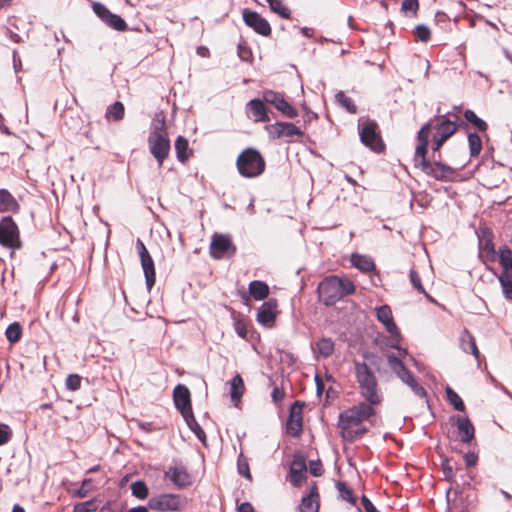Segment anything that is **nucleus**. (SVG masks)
<instances>
[{"mask_svg":"<svg viewBox=\"0 0 512 512\" xmlns=\"http://www.w3.org/2000/svg\"><path fill=\"white\" fill-rule=\"evenodd\" d=\"M446 396L450 405L457 411H464L465 405L461 397L449 386L446 388Z\"/></svg>","mask_w":512,"mask_h":512,"instance_id":"obj_41","label":"nucleus"},{"mask_svg":"<svg viewBox=\"0 0 512 512\" xmlns=\"http://www.w3.org/2000/svg\"><path fill=\"white\" fill-rule=\"evenodd\" d=\"M317 291L319 299L326 306H331L345 296L353 294L355 286L349 279L329 276L319 283Z\"/></svg>","mask_w":512,"mask_h":512,"instance_id":"obj_2","label":"nucleus"},{"mask_svg":"<svg viewBox=\"0 0 512 512\" xmlns=\"http://www.w3.org/2000/svg\"><path fill=\"white\" fill-rule=\"evenodd\" d=\"M244 393V381L240 374H236L230 380V397L231 400L237 405Z\"/></svg>","mask_w":512,"mask_h":512,"instance_id":"obj_28","label":"nucleus"},{"mask_svg":"<svg viewBox=\"0 0 512 512\" xmlns=\"http://www.w3.org/2000/svg\"><path fill=\"white\" fill-rule=\"evenodd\" d=\"M19 209L20 205L15 197L7 189H0V212L17 213Z\"/></svg>","mask_w":512,"mask_h":512,"instance_id":"obj_23","label":"nucleus"},{"mask_svg":"<svg viewBox=\"0 0 512 512\" xmlns=\"http://www.w3.org/2000/svg\"><path fill=\"white\" fill-rule=\"evenodd\" d=\"M249 294L257 301L264 300L269 295V286L260 280H254L249 283Z\"/></svg>","mask_w":512,"mask_h":512,"instance_id":"obj_26","label":"nucleus"},{"mask_svg":"<svg viewBox=\"0 0 512 512\" xmlns=\"http://www.w3.org/2000/svg\"><path fill=\"white\" fill-rule=\"evenodd\" d=\"M457 130H441V132H437L432 134V130L430 131V141L431 148L433 152H438L441 146L456 132Z\"/></svg>","mask_w":512,"mask_h":512,"instance_id":"obj_29","label":"nucleus"},{"mask_svg":"<svg viewBox=\"0 0 512 512\" xmlns=\"http://www.w3.org/2000/svg\"><path fill=\"white\" fill-rule=\"evenodd\" d=\"M464 117L474 126V128H487L486 122L479 118L472 110H466L464 112Z\"/></svg>","mask_w":512,"mask_h":512,"instance_id":"obj_49","label":"nucleus"},{"mask_svg":"<svg viewBox=\"0 0 512 512\" xmlns=\"http://www.w3.org/2000/svg\"><path fill=\"white\" fill-rule=\"evenodd\" d=\"M354 373L360 395L370 404H379L382 396L378 391V381L372 369L366 362L354 361Z\"/></svg>","mask_w":512,"mask_h":512,"instance_id":"obj_3","label":"nucleus"},{"mask_svg":"<svg viewBox=\"0 0 512 512\" xmlns=\"http://www.w3.org/2000/svg\"><path fill=\"white\" fill-rule=\"evenodd\" d=\"M498 280L501 284L504 297L508 300H512V275H499Z\"/></svg>","mask_w":512,"mask_h":512,"instance_id":"obj_46","label":"nucleus"},{"mask_svg":"<svg viewBox=\"0 0 512 512\" xmlns=\"http://www.w3.org/2000/svg\"><path fill=\"white\" fill-rule=\"evenodd\" d=\"M319 494L318 489L315 484L310 487V492L308 495L303 496L300 504L298 505L299 512H318L319 510V502H318Z\"/></svg>","mask_w":512,"mask_h":512,"instance_id":"obj_21","label":"nucleus"},{"mask_svg":"<svg viewBox=\"0 0 512 512\" xmlns=\"http://www.w3.org/2000/svg\"><path fill=\"white\" fill-rule=\"evenodd\" d=\"M481 249L487 254H491L492 257L495 255L494 244L491 239H485L484 241H480Z\"/></svg>","mask_w":512,"mask_h":512,"instance_id":"obj_60","label":"nucleus"},{"mask_svg":"<svg viewBox=\"0 0 512 512\" xmlns=\"http://www.w3.org/2000/svg\"><path fill=\"white\" fill-rule=\"evenodd\" d=\"M235 332L236 334L241 337V338H245L246 335H247V329H246V326L245 324L241 323V322H237L235 324Z\"/></svg>","mask_w":512,"mask_h":512,"instance_id":"obj_64","label":"nucleus"},{"mask_svg":"<svg viewBox=\"0 0 512 512\" xmlns=\"http://www.w3.org/2000/svg\"><path fill=\"white\" fill-rule=\"evenodd\" d=\"M430 131L431 130H418L417 145L413 159L414 165L417 168H421L425 174L436 180H446L455 173V170L440 161L431 163L426 158L430 141Z\"/></svg>","mask_w":512,"mask_h":512,"instance_id":"obj_1","label":"nucleus"},{"mask_svg":"<svg viewBox=\"0 0 512 512\" xmlns=\"http://www.w3.org/2000/svg\"><path fill=\"white\" fill-rule=\"evenodd\" d=\"M266 162L261 153L252 147L244 149L237 157L236 168L244 178H256L265 171Z\"/></svg>","mask_w":512,"mask_h":512,"instance_id":"obj_4","label":"nucleus"},{"mask_svg":"<svg viewBox=\"0 0 512 512\" xmlns=\"http://www.w3.org/2000/svg\"><path fill=\"white\" fill-rule=\"evenodd\" d=\"M307 470L306 461L301 455H294L289 470V481L294 486H299L302 482L305 471Z\"/></svg>","mask_w":512,"mask_h":512,"instance_id":"obj_18","label":"nucleus"},{"mask_svg":"<svg viewBox=\"0 0 512 512\" xmlns=\"http://www.w3.org/2000/svg\"><path fill=\"white\" fill-rule=\"evenodd\" d=\"M270 9L278 14L281 18L289 19L291 16L290 10L283 4L282 0H266Z\"/></svg>","mask_w":512,"mask_h":512,"instance_id":"obj_42","label":"nucleus"},{"mask_svg":"<svg viewBox=\"0 0 512 512\" xmlns=\"http://www.w3.org/2000/svg\"><path fill=\"white\" fill-rule=\"evenodd\" d=\"M282 94L268 90L263 93V102L265 104L275 105L281 98Z\"/></svg>","mask_w":512,"mask_h":512,"instance_id":"obj_54","label":"nucleus"},{"mask_svg":"<svg viewBox=\"0 0 512 512\" xmlns=\"http://www.w3.org/2000/svg\"><path fill=\"white\" fill-rule=\"evenodd\" d=\"M351 263L362 272H370L375 269V263L370 256L354 253L351 255Z\"/></svg>","mask_w":512,"mask_h":512,"instance_id":"obj_27","label":"nucleus"},{"mask_svg":"<svg viewBox=\"0 0 512 512\" xmlns=\"http://www.w3.org/2000/svg\"><path fill=\"white\" fill-rule=\"evenodd\" d=\"M458 429L460 440L463 443L469 444L474 439L475 429L468 417L455 415L451 418Z\"/></svg>","mask_w":512,"mask_h":512,"instance_id":"obj_16","label":"nucleus"},{"mask_svg":"<svg viewBox=\"0 0 512 512\" xmlns=\"http://www.w3.org/2000/svg\"><path fill=\"white\" fill-rule=\"evenodd\" d=\"M356 425H346V423H338V427L341 429V437L349 442H353L356 439L361 438L366 432L367 428L361 426L354 429Z\"/></svg>","mask_w":512,"mask_h":512,"instance_id":"obj_25","label":"nucleus"},{"mask_svg":"<svg viewBox=\"0 0 512 512\" xmlns=\"http://www.w3.org/2000/svg\"><path fill=\"white\" fill-rule=\"evenodd\" d=\"M148 145L150 153L157 160L159 166H162L170 152V140L168 136L154 130L148 137Z\"/></svg>","mask_w":512,"mask_h":512,"instance_id":"obj_8","label":"nucleus"},{"mask_svg":"<svg viewBox=\"0 0 512 512\" xmlns=\"http://www.w3.org/2000/svg\"><path fill=\"white\" fill-rule=\"evenodd\" d=\"M173 400L175 407L179 410L183 418L193 413L190 391L185 385L178 384L175 386L173 390Z\"/></svg>","mask_w":512,"mask_h":512,"instance_id":"obj_12","label":"nucleus"},{"mask_svg":"<svg viewBox=\"0 0 512 512\" xmlns=\"http://www.w3.org/2000/svg\"><path fill=\"white\" fill-rule=\"evenodd\" d=\"M303 135V130H269V138L272 140L284 139L285 142H292Z\"/></svg>","mask_w":512,"mask_h":512,"instance_id":"obj_32","label":"nucleus"},{"mask_svg":"<svg viewBox=\"0 0 512 512\" xmlns=\"http://www.w3.org/2000/svg\"><path fill=\"white\" fill-rule=\"evenodd\" d=\"M442 470L444 477L447 481L452 482L455 478V473L453 467L450 465L449 461L445 459L442 462Z\"/></svg>","mask_w":512,"mask_h":512,"instance_id":"obj_57","label":"nucleus"},{"mask_svg":"<svg viewBox=\"0 0 512 512\" xmlns=\"http://www.w3.org/2000/svg\"><path fill=\"white\" fill-rule=\"evenodd\" d=\"M387 363L390 369L395 373V375L405 383L413 393L419 398H425L427 396V392L423 386H421L412 373L406 368L403 361L395 356L394 354L387 355Z\"/></svg>","mask_w":512,"mask_h":512,"instance_id":"obj_5","label":"nucleus"},{"mask_svg":"<svg viewBox=\"0 0 512 512\" xmlns=\"http://www.w3.org/2000/svg\"><path fill=\"white\" fill-rule=\"evenodd\" d=\"M377 320L384 325L386 331L392 338L398 341L400 332L394 322L392 310L388 305H382L375 308Z\"/></svg>","mask_w":512,"mask_h":512,"instance_id":"obj_14","label":"nucleus"},{"mask_svg":"<svg viewBox=\"0 0 512 512\" xmlns=\"http://www.w3.org/2000/svg\"><path fill=\"white\" fill-rule=\"evenodd\" d=\"M419 8L418 0H403L401 4V10L404 12H411L413 15H416L417 10Z\"/></svg>","mask_w":512,"mask_h":512,"instance_id":"obj_55","label":"nucleus"},{"mask_svg":"<svg viewBox=\"0 0 512 512\" xmlns=\"http://www.w3.org/2000/svg\"><path fill=\"white\" fill-rule=\"evenodd\" d=\"M66 387L70 391H76L81 386V377L78 374H70L66 378Z\"/></svg>","mask_w":512,"mask_h":512,"instance_id":"obj_53","label":"nucleus"},{"mask_svg":"<svg viewBox=\"0 0 512 512\" xmlns=\"http://www.w3.org/2000/svg\"><path fill=\"white\" fill-rule=\"evenodd\" d=\"M92 488V480L84 479L82 481L81 487L77 491V496L80 498L86 497Z\"/></svg>","mask_w":512,"mask_h":512,"instance_id":"obj_59","label":"nucleus"},{"mask_svg":"<svg viewBox=\"0 0 512 512\" xmlns=\"http://www.w3.org/2000/svg\"><path fill=\"white\" fill-rule=\"evenodd\" d=\"M184 420L189 427V429L195 434V436L200 440L202 443H205L206 441V434L204 430L201 428V426L196 421L194 414H190L188 416L184 417Z\"/></svg>","mask_w":512,"mask_h":512,"instance_id":"obj_35","label":"nucleus"},{"mask_svg":"<svg viewBox=\"0 0 512 512\" xmlns=\"http://www.w3.org/2000/svg\"><path fill=\"white\" fill-rule=\"evenodd\" d=\"M12 436L11 428L3 423H0V446L7 443Z\"/></svg>","mask_w":512,"mask_h":512,"instance_id":"obj_56","label":"nucleus"},{"mask_svg":"<svg viewBox=\"0 0 512 512\" xmlns=\"http://www.w3.org/2000/svg\"><path fill=\"white\" fill-rule=\"evenodd\" d=\"M499 263L502 267L500 275H512V251L504 246L499 249Z\"/></svg>","mask_w":512,"mask_h":512,"instance_id":"obj_30","label":"nucleus"},{"mask_svg":"<svg viewBox=\"0 0 512 512\" xmlns=\"http://www.w3.org/2000/svg\"><path fill=\"white\" fill-rule=\"evenodd\" d=\"M458 117H456V120H450L445 117L441 120L440 123H437L434 128H461L462 126L466 128V124L461 121L460 124L457 123ZM421 128H433L432 124L430 122H427L421 126Z\"/></svg>","mask_w":512,"mask_h":512,"instance_id":"obj_40","label":"nucleus"},{"mask_svg":"<svg viewBox=\"0 0 512 512\" xmlns=\"http://www.w3.org/2000/svg\"><path fill=\"white\" fill-rule=\"evenodd\" d=\"M477 460H478V456L473 452H468L464 455V461H465L466 466H468V467H472V466L476 465Z\"/></svg>","mask_w":512,"mask_h":512,"instance_id":"obj_62","label":"nucleus"},{"mask_svg":"<svg viewBox=\"0 0 512 512\" xmlns=\"http://www.w3.org/2000/svg\"><path fill=\"white\" fill-rule=\"evenodd\" d=\"M166 476L173 482L178 488H184L190 485V475L183 466L170 467Z\"/></svg>","mask_w":512,"mask_h":512,"instance_id":"obj_22","label":"nucleus"},{"mask_svg":"<svg viewBox=\"0 0 512 512\" xmlns=\"http://www.w3.org/2000/svg\"><path fill=\"white\" fill-rule=\"evenodd\" d=\"M94 13L105 23L112 12L102 3L94 2L92 4Z\"/></svg>","mask_w":512,"mask_h":512,"instance_id":"obj_50","label":"nucleus"},{"mask_svg":"<svg viewBox=\"0 0 512 512\" xmlns=\"http://www.w3.org/2000/svg\"><path fill=\"white\" fill-rule=\"evenodd\" d=\"M469 152L471 157H476L482 150V137L478 131H474L468 134Z\"/></svg>","mask_w":512,"mask_h":512,"instance_id":"obj_33","label":"nucleus"},{"mask_svg":"<svg viewBox=\"0 0 512 512\" xmlns=\"http://www.w3.org/2000/svg\"><path fill=\"white\" fill-rule=\"evenodd\" d=\"M376 404H370L365 400V402H360L357 405L343 411L339 415L338 423H346V425H359L364 420L369 419L374 415L375 410L373 406Z\"/></svg>","mask_w":512,"mask_h":512,"instance_id":"obj_6","label":"nucleus"},{"mask_svg":"<svg viewBox=\"0 0 512 512\" xmlns=\"http://www.w3.org/2000/svg\"><path fill=\"white\" fill-rule=\"evenodd\" d=\"M5 336L10 343H17L22 336V329L20 324L18 322L9 324L6 328Z\"/></svg>","mask_w":512,"mask_h":512,"instance_id":"obj_37","label":"nucleus"},{"mask_svg":"<svg viewBox=\"0 0 512 512\" xmlns=\"http://www.w3.org/2000/svg\"><path fill=\"white\" fill-rule=\"evenodd\" d=\"M459 346L464 353H470L476 360L480 359V351L476 345L474 336L464 328L459 336Z\"/></svg>","mask_w":512,"mask_h":512,"instance_id":"obj_20","label":"nucleus"},{"mask_svg":"<svg viewBox=\"0 0 512 512\" xmlns=\"http://www.w3.org/2000/svg\"><path fill=\"white\" fill-rule=\"evenodd\" d=\"M304 403L295 401L289 410V417L286 423V431L293 437L300 436L302 431V409Z\"/></svg>","mask_w":512,"mask_h":512,"instance_id":"obj_13","label":"nucleus"},{"mask_svg":"<svg viewBox=\"0 0 512 512\" xmlns=\"http://www.w3.org/2000/svg\"><path fill=\"white\" fill-rule=\"evenodd\" d=\"M125 108L122 102L116 101L109 105L106 109L105 116L107 119L119 121L124 117Z\"/></svg>","mask_w":512,"mask_h":512,"instance_id":"obj_34","label":"nucleus"},{"mask_svg":"<svg viewBox=\"0 0 512 512\" xmlns=\"http://www.w3.org/2000/svg\"><path fill=\"white\" fill-rule=\"evenodd\" d=\"M410 282L415 290L419 293L423 294L429 301L433 302L434 299L426 292L424 286L422 285L421 278L417 271L411 269L409 272Z\"/></svg>","mask_w":512,"mask_h":512,"instance_id":"obj_39","label":"nucleus"},{"mask_svg":"<svg viewBox=\"0 0 512 512\" xmlns=\"http://www.w3.org/2000/svg\"><path fill=\"white\" fill-rule=\"evenodd\" d=\"M187 502V498L180 494H161L150 498L148 507L156 511H180Z\"/></svg>","mask_w":512,"mask_h":512,"instance_id":"obj_7","label":"nucleus"},{"mask_svg":"<svg viewBox=\"0 0 512 512\" xmlns=\"http://www.w3.org/2000/svg\"><path fill=\"white\" fill-rule=\"evenodd\" d=\"M175 151L179 162L185 163L189 159L192 151L189 149L188 140L185 137H177L175 141Z\"/></svg>","mask_w":512,"mask_h":512,"instance_id":"obj_31","label":"nucleus"},{"mask_svg":"<svg viewBox=\"0 0 512 512\" xmlns=\"http://www.w3.org/2000/svg\"><path fill=\"white\" fill-rule=\"evenodd\" d=\"M336 488H337L338 492L340 493V496L342 497V499L348 501L351 504H355L356 499H355V497L353 495V492H352L351 488H349L346 485V483L338 482L336 484Z\"/></svg>","mask_w":512,"mask_h":512,"instance_id":"obj_47","label":"nucleus"},{"mask_svg":"<svg viewBox=\"0 0 512 512\" xmlns=\"http://www.w3.org/2000/svg\"><path fill=\"white\" fill-rule=\"evenodd\" d=\"M237 469L238 473L242 475L243 477L247 478L248 480L252 479L250 470H249V464L247 458L243 456V453H240L237 461Z\"/></svg>","mask_w":512,"mask_h":512,"instance_id":"obj_48","label":"nucleus"},{"mask_svg":"<svg viewBox=\"0 0 512 512\" xmlns=\"http://www.w3.org/2000/svg\"><path fill=\"white\" fill-rule=\"evenodd\" d=\"M416 38L421 42H427L430 39L431 32L428 26L420 24L414 30Z\"/></svg>","mask_w":512,"mask_h":512,"instance_id":"obj_51","label":"nucleus"},{"mask_svg":"<svg viewBox=\"0 0 512 512\" xmlns=\"http://www.w3.org/2000/svg\"><path fill=\"white\" fill-rule=\"evenodd\" d=\"M274 107L282 113L283 116L288 118H294L297 115L296 109L285 100L283 95L278 100V102L274 105Z\"/></svg>","mask_w":512,"mask_h":512,"instance_id":"obj_38","label":"nucleus"},{"mask_svg":"<svg viewBox=\"0 0 512 512\" xmlns=\"http://www.w3.org/2000/svg\"><path fill=\"white\" fill-rule=\"evenodd\" d=\"M141 266L145 276L146 287L148 291L152 289L155 284V266L151 255L140 258Z\"/></svg>","mask_w":512,"mask_h":512,"instance_id":"obj_24","label":"nucleus"},{"mask_svg":"<svg viewBox=\"0 0 512 512\" xmlns=\"http://www.w3.org/2000/svg\"><path fill=\"white\" fill-rule=\"evenodd\" d=\"M335 101L336 103L344 108L349 113H356L357 107L354 104L353 100L350 97H347L343 91H339L335 95Z\"/></svg>","mask_w":512,"mask_h":512,"instance_id":"obj_36","label":"nucleus"},{"mask_svg":"<svg viewBox=\"0 0 512 512\" xmlns=\"http://www.w3.org/2000/svg\"><path fill=\"white\" fill-rule=\"evenodd\" d=\"M235 254L236 247L231 241L230 236L215 234L212 237L210 245V254L214 259H222L227 253Z\"/></svg>","mask_w":512,"mask_h":512,"instance_id":"obj_10","label":"nucleus"},{"mask_svg":"<svg viewBox=\"0 0 512 512\" xmlns=\"http://www.w3.org/2000/svg\"><path fill=\"white\" fill-rule=\"evenodd\" d=\"M247 113L254 119V121H270L269 110L266 104L256 98L252 99L247 103Z\"/></svg>","mask_w":512,"mask_h":512,"instance_id":"obj_19","label":"nucleus"},{"mask_svg":"<svg viewBox=\"0 0 512 512\" xmlns=\"http://www.w3.org/2000/svg\"><path fill=\"white\" fill-rule=\"evenodd\" d=\"M243 21L248 27L262 36H269L271 34L269 22L255 11L245 9L243 11Z\"/></svg>","mask_w":512,"mask_h":512,"instance_id":"obj_11","label":"nucleus"},{"mask_svg":"<svg viewBox=\"0 0 512 512\" xmlns=\"http://www.w3.org/2000/svg\"><path fill=\"white\" fill-rule=\"evenodd\" d=\"M361 142L375 153H383L385 151V143L380 135V130H360Z\"/></svg>","mask_w":512,"mask_h":512,"instance_id":"obj_15","label":"nucleus"},{"mask_svg":"<svg viewBox=\"0 0 512 512\" xmlns=\"http://www.w3.org/2000/svg\"><path fill=\"white\" fill-rule=\"evenodd\" d=\"M97 509L95 500H88L74 505L73 512H93Z\"/></svg>","mask_w":512,"mask_h":512,"instance_id":"obj_52","label":"nucleus"},{"mask_svg":"<svg viewBox=\"0 0 512 512\" xmlns=\"http://www.w3.org/2000/svg\"><path fill=\"white\" fill-rule=\"evenodd\" d=\"M132 495L138 499H146L148 497V487L144 481L138 480L131 485Z\"/></svg>","mask_w":512,"mask_h":512,"instance_id":"obj_45","label":"nucleus"},{"mask_svg":"<svg viewBox=\"0 0 512 512\" xmlns=\"http://www.w3.org/2000/svg\"><path fill=\"white\" fill-rule=\"evenodd\" d=\"M316 346L319 354L324 358L331 356L334 352V343L329 338L320 339L317 342Z\"/></svg>","mask_w":512,"mask_h":512,"instance_id":"obj_43","label":"nucleus"},{"mask_svg":"<svg viewBox=\"0 0 512 512\" xmlns=\"http://www.w3.org/2000/svg\"><path fill=\"white\" fill-rule=\"evenodd\" d=\"M136 249L138 251V254H139V257H144V256H147L149 255L150 253L148 252L146 246L144 245L143 241L140 240L139 238L137 239L136 241Z\"/></svg>","mask_w":512,"mask_h":512,"instance_id":"obj_63","label":"nucleus"},{"mask_svg":"<svg viewBox=\"0 0 512 512\" xmlns=\"http://www.w3.org/2000/svg\"><path fill=\"white\" fill-rule=\"evenodd\" d=\"M0 244L7 248L20 247L19 229L10 216H5L0 221Z\"/></svg>","mask_w":512,"mask_h":512,"instance_id":"obj_9","label":"nucleus"},{"mask_svg":"<svg viewBox=\"0 0 512 512\" xmlns=\"http://www.w3.org/2000/svg\"><path fill=\"white\" fill-rule=\"evenodd\" d=\"M361 503L366 512H380L376 509L374 504L370 501V499L366 495H362Z\"/></svg>","mask_w":512,"mask_h":512,"instance_id":"obj_61","label":"nucleus"},{"mask_svg":"<svg viewBox=\"0 0 512 512\" xmlns=\"http://www.w3.org/2000/svg\"><path fill=\"white\" fill-rule=\"evenodd\" d=\"M309 472L315 476L319 477L323 474V466L320 460H313L309 463Z\"/></svg>","mask_w":512,"mask_h":512,"instance_id":"obj_58","label":"nucleus"},{"mask_svg":"<svg viewBox=\"0 0 512 512\" xmlns=\"http://www.w3.org/2000/svg\"><path fill=\"white\" fill-rule=\"evenodd\" d=\"M105 24L110 28L120 32L127 29V23L125 20L121 16L114 13L108 17V20H106Z\"/></svg>","mask_w":512,"mask_h":512,"instance_id":"obj_44","label":"nucleus"},{"mask_svg":"<svg viewBox=\"0 0 512 512\" xmlns=\"http://www.w3.org/2000/svg\"><path fill=\"white\" fill-rule=\"evenodd\" d=\"M277 316V301L269 299L262 303L257 312V321L265 326H271Z\"/></svg>","mask_w":512,"mask_h":512,"instance_id":"obj_17","label":"nucleus"}]
</instances>
